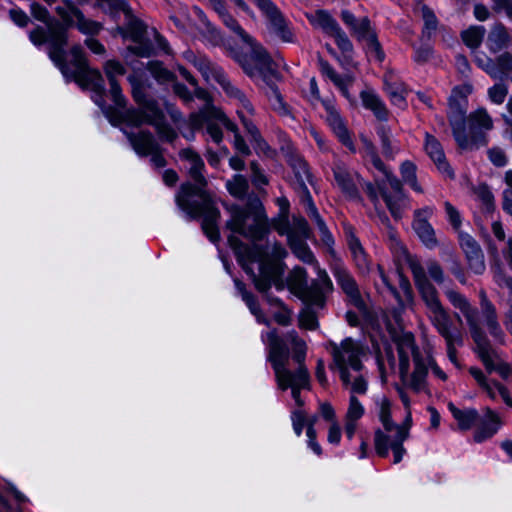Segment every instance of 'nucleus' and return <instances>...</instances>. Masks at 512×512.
Listing matches in <instances>:
<instances>
[{"instance_id": "f257e3e1", "label": "nucleus", "mask_w": 512, "mask_h": 512, "mask_svg": "<svg viewBox=\"0 0 512 512\" xmlns=\"http://www.w3.org/2000/svg\"><path fill=\"white\" fill-rule=\"evenodd\" d=\"M267 361L275 374L278 389H291L298 407L304 406L301 389H310V374L305 365L307 344L295 329L279 335L277 328L267 332Z\"/></svg>"}, {"instance_id": "f03ea898", "label": "nucleus", "mask_w": 512, "mask_h": 512, "mask_svg": "<svg viewBox=\"0 0 512 512\" xmlns=\"http://www.w3.org/2000/svg\"><path fill=\"white\" fill-rule=\"evenodd\" d=\"M228 55L251 80L257 76L262 79L271 92V95L267 94L270 101L284 98L278 85L272 80V78L280 80L282 76L274 67L273 58L262 45L254 46L251 53L244 51L241 46H230Z\"/></svg>"}, {"instance_id": "7ed1b4c3", "label": "nucleus", "mask_w": 512, "mask_h": 512, "mask_svg": "<svg viewBox=\"0 0 512 512\" xmlns=\"http://www.w3.org/2000/svg\"><path fill=\"white\" fill-rule=\"evenodd\" d=\"M177 208L185 214L188 221L201 219L203 234L212 244H218L221 233L218 222L221 218L214 194H206L200 198L175 202Z\"/></svg>"}, {"instance_id": "20e7f679", "label": "nucleus", "mask_w": 512, "mask_h": 512, "mask_svg": "<svg viewBox=\"0 0 512 512\" xmlns=\"http://www.w3.org/2000/svg\"><path fill=\"white\" fill-rule=\"evenodd\" d=\"M69 53L72 56L71 64L74 66V70L70 68L67 61V53L63 56L65 67L61 63H54L63 77L67 81L76 82L82 88L90 89L92 92L103 91L104 78L99 69L89 65L88 58L81 44L72 45Z\"/></svg>"}, {"instance_id": "39448f33", "label": "nucleus", "mask_w": 512, "mask_h": 512, "mask_svg": "<svg viewBox=\"0 0 512 512\" xmlns=\"http://www.w3.org/2000/svg\"><path fill=\"white\" fill-rule=\"evenodd\" d=\"M473 91L469 83L453 87L448 98L449 112L447 119L452 130L453 138L459 149L465 150L469 146L467 135V106L468 95Z\"/></svg>"}, {"instance_id": "423d86ee", "label": "nucleus", "mask_w": 512, "mask_h": 512, "mask_svg": "<svg viewBox=\"0 0 512 512\" xmlns=\"http://www.w3.org/2000/svg\"><path fill=\"white\" fill-rule=\"evenodd\" d=\"M181 159L191 163L188 171L192 181H184L180 184L176 194L175 202L185 201L193 198H200L206 194H213L207 186L208 180L204 176L205 163L200 154L192 148H184L179 153Z\"/></svg>"}, {"instance_id": "0eeeda50", "label": "nucleus", "mask_w": 512, "mask_h": 512, "mask_svg": "<svg viewBox=\"0 0 512 512\" xmlns=\"http://www.w3.org/2000/svg\"><path fill=\"white\" fill-rule=\"evenodd\" d=\"M312 26L320 27L325 34L334 38L335 44L347 62L353 58L354 46L337 20L325 9H318L312 18H308Z\"/></svg>"}, {"instance_id": "6e6552de", "label": "nucleus", "mask_w": 512, "mask_h": 512, "mask_svg": "<svg viewBox=\"0 0 512 512\" xmlns=\"http://www.w3.org/2000/svg\"><path fill=\"white\" fill-rule=\"evenodd\" d=\"M295 278L289 283V289L305 304V306H317L323 308L326 304V296L323 287L318 280H312L308 284V273L303 267L294 269Z\"/></svg>"}, {"instance_id": "1a4fd4ad", "label": "nucleus", "mask_w": 512, "mask_h": 512, "mask_svg": "<svg viewBox=\"0 0 512 512\" xmlns=\"http://www.w3.org/2000/svg\"><path fill=\"white\" fill-rule=\"evenodd\" d=\"M127 137L139 156L151 155V161L157 168H163L167 165L161 147L150 130H142L138 134L128 133Z\"/></svg>"}, {"instance_id": "9d476101", "label": "nucleus", "mask_w": 512, "mask_h": 512, "mask_svg": "<svg viewBox=\"0 0 512 512\" xmlns=\"http://www.w3.org/2000/svg\"><path fill=\"white\" fill-rule=\"evenodd\" d=\"M229 211L231 219L226 222V228H231L233 224H245L250 217L253 220L268 218L262 201L255 194L248 197L245 206L232 204Z\"/></svg>"}, {"instance_id": "9b49d317", "label": "nucleus", "mask_w": 512, "mask_h": 512, "mask_svg": "<svg viewBox=\"0 0 512 512\" xmlns=\"http://www.w3.org/2000/svg\"><path fill=\"white\" fill-rule=\"evenodd\" d=\"M432 214L433 210L429 206L418 208L414 210L412 221V229L416 233L420 242L430 250L439 245L435 230L429 222V218Z\"/></svg>"}, {"instance_id": "f8f14e48", "label": "nucleus", "mask_w": 512, "mask_h": 512, "mask_svg": "<svg viewBox=\"0 0 512 512\" xmlns=\"http://www.w3.org/2000/svg\"><path fill=\"white\" fill-rule=\"evenodd\" d=\"M46 36L48 44V56L53 63H61L65 67L63 60L66 54V47L69 43V34L58 25L51 21L46 25Z\"/></svg>"}, {"instance_id": "ddd939ff", "label": "nucleus", "mask_w": 512, "mask_h": 512, "mask_svg": "<svg viewBox=\"0 0 512 512\" xmlns=\"http://www.w3.org/2000/svg\"><path fill=\"white\" fill-rule=\"evenodd\" d=\"M458 242L469 269L481 275L485 271L484 254L480 244L467 232L458 231Z\"/></svg>"}, {"instance_id": "4468645a", "label": "nucleus", "mask_w": 512, "mask_h": 512, "mask_svg": "<svg viewBox=\"0 0 512 512\" xmlns=\"http://www.w3.org/2000/svg\"><path fill=\"white\" fill-rule=\"evenodd\" d=\"M483 411L484 416L480 417L478 426L473 432V440L478 444L493 438L503 425L500 415L495 410L486 407Z\"/></svg>"}, {"instance_id": "2eb2a0df", "label": "nucleus", "mask_w": 512, "mask_h": 512, "mask_svg": "<svg viewBox=\"0 0 512 512\" xmlns=\"http://www.w3.org/2000/svg\"><path fill=\"white\" fill-rule=\"evenodd\" d=\"M327 111V122L338 141L345 146L352 154L356 153V146L351 133L339 112L331 105L323 102Z\"/></svg>"}, {"instance_id": "dca6fc26", "label": "nucleus", "mask_w": 512, "mask_h": 512, "mask_svg": "<svg viewBox=\"0 0 512 512\" xmlns=\"http://www.w3.org/2000/svg\"><path fill=\"white\" fill-rule=\"evenodd\" d=\"M128 81L131 84V95L135 103L143 110L152 113L156 118L162 119L163 111L157 100L148 97L144 81L133 75L128 77Z\"/></svg>"}, {"instance_id": "f3484780", "label": "nucleus", "mask_w": 512, "mask_h": 512, "mask_svg": "<svg viewBox=\"0 0 512 512\" xmlns=\"http://www.w3.org/2000/svg\"><path fill=\"white\" fill-rule=\"evenodd\" d=\"M340 18L350 32V35L358 42H364L370 34L376 30L371 26V20L368 16L357 18L353 12L348 9H342Z\"/></svg>"}, {"instance_id": "a211bd4d", "label": "nucleus", "mask_w": 512, "mask_h": 512, "mask_svg": "<svg viewBox=\"0 0 512 512\" xmlns=\"http://www.w3.org/2000/svg\"><path fill=\"white\" fill-rule=\"evenodd\" d=\"M227 241L235 254L238 264L242 267L245 273L248 275H254V270L248 265L247 260L254 262L262 247L257 244L249 247L240 238L233 234L228 236Z\"/></svg>"}, {"instance_id": "6ab92c4d", "label": "nucleus", "mask_w": 512, "mask_h": 512, "mask_svg": "<svg viewBox=\"0 0 512 512\" xmlns=\"http://www.w3.org/2000/svg\"><path fill=\"white\" fill-rule=\"evenodd\" d=\"M233 233H237L252 242H261L265 240L271 232V223L269 218L266 219H254L253 223L248 225L245 224H233L231 228H228Z\"/></svg>"}, {"instance_id": "aec40b11", "label": "nucleus", "mask_w": 512, "mask_h": 512, "mask_svg": "<svg viewBox=\"0 0 512 512\" xmlns=\"http://www.w3.org/2000/svg\"><path fill=\"white\" fill-rule=\"evenodd\" d=\"M259 9L270 19L277 31V34L284 42L290 43L293 41V34L289 29L282 12L272 0L265 1Z\"/></svg>"}, {"instance_id": "412c9836", "label": "nucleus", "mask_w": 512, "mask_h": 512, "mask_svg": "<svg viewBox=\"0 0 512 512\" xmlns=\"http://www.w3.org/2000/svg\"><path fill=\"white\" fill-rule=\"evenodd\" d=\"M512 45V36L502 22H496L488 33L486 46L493 54L509 48Z\"/></svg>"}, {"instance_id": "4be33fe9", "label": "nucleus", "mask_w": 512, "mask_h": 512, "mask_svg": "<svg viewBox=\"0 0 512 512\" xmlns=\"http://www.w3.org/2000/svg\"><path fill=\"white\" fill-rule=\"evenodd\" d=\"M281 152L286 157V161L288 165L292 168L293 172L296 171L303 172L306 175V178L309 183H312V173L310 171V167L308 162L298 154L296 148L294 147L292 141L288 138L286 139L280 146Z\"/></svg>"}, {"instance_id": "5701e85b", "label": "nucleus", "mask_w": 512, "mask_h": 512, "mask_svg": "<svg viewBox=\"0 0 512 512\" xmlns=\"http://www.w3.org/2000/svg\"><path fill=\"white\" fill-rule=\"evenodd\" d=\"M362 106L371 111L377 120L386 122L389 119V110L381 97L373 90H362L360 92Z\"/></svg>"}, {"instance_id": "b1692460", "label": "nucleus", "mask_w": 512, "mask_h": 512, "mask_svg": "<svg viewBox=\"0 0 512 512\" xmlns=\"http://www.w3.org/2000/svg\"><path fill=\"white\" fill-rule=\"evenodd\" d=\"M127 23L124 26H117L116 30L123 39H129L132 42H139L147 33V25L143 20L134 15L126 18Z\"/></svg>"}, {"instance_id": "393cba45", "label": "nucleus", "mask_w": 512, "mask_h": 512, "mask_svg": "<svg viewBox=\"0 0 512 512\" xmlns=\"http://www.w3.org/2000/svg\"><path fill=\"white\" fill-rule=\"evenodd\" d=\"M415 286L422 300L431 312H443L444 307L439 299L438 291L428 278L415 283Z\"/></svg>"}, {"instance_id": "a878e982", "label": "nucleus", "mask_w": 512, "mask_h": 512, "mask_svg": "<svg viewBox=\"0 0 512 512\" xmlns=\"http://www.w3.org/2000/svg\"><path fill=\"white\" fill-rule=\"evenodd\" d=\"M448 409L453 418L457 421L461 431L470 430L480 419L479 412L476 408L460 409L452 402L448 404Z\"/></svg>"}, {"instance_id": "bb28decb", "label": "nucleus", "mask_w": 512, "mask_h": 512, "mask_svg": "<svg viewBox=\"0 0 512 512\" xmlns=\"http://www.w3.org/2000/svg\"><path fill=\"white\" fill-rule=\"evenodd\" d=\"M334 179L347 199L352 201L362 200L361 193L348 171H334Z\"/></svg>"}, {"instance_id": "cd10ccee", "label": "nucleus", "mask_w": 512, "mask_h": 512, "mask_svg": "<svg viewBox=\"0 0 512 512\" xmlns=\"http://www.w3.org/2000/svg\"><path fill=\"white\" fill-rule=\"evenodd\" d=\"M95 94V98L93 99L94 103L101 109L105 117L108 119L110 124L114 127H118L122 121V109L116 106H112L107 104L105 100L106 88L105 84H103V91L101 92H93Z\"/></svg>"}, {"instance_id": "c85d7f7f", "label": "nucleus", "mask_w": 512, "mask_h": 512, "mask_svg": "<svg viewBox=\"0 0 512 512\" xmlns=\"http://www.w3.org/2000/svg\"><path fill=\"white\" fill-rule=\"evenodd\" d=\"M386 329L392 341L396 344L397 350L409 348L411 350L412 357H414V353L416 352L421 353L419 347L415 342V336L412 332L408 331L399 334L394 325L390 321H387Z\"/></svg>"}, {"instance_id": "c756f323", "label": "nucleus", "mask_w": 512, "mask_h": 512, "mask_svg": "<svg viewBox=\"0 0 512 512\" xmlns=\"http://www.w3.org/2000/svg\"><path fill=\"white\" fill-rule=\"evenodd\" d=\"M96 2L114 21L120 19V13H123L125 18L132 16V7L128 0H96Z\"/></svg>"}, {"instance_id": "7c9ffc66", "label": "nucleus", "mask_w": 512, "mask_h": 512, "mask_svg": "<svg viewBox=\"0 0 512 512\" xmlns=\"http://www.w3.org/2000/svg\"><path fill=\"white\" fill-rule=\"evenodd\" d=\"M146 69L159 85L172 83L177 79L176 74L165 67L160 60H150L146 64Z\"/></svg>"}, {"instance_id": "2f4dec72", "label": "nucleus", "mask_w": 512, "mask_h": 512, "mask_svg": "<svg viewBox=\"0 0 512 512\" xmlns=\"http://www.w3.org/2000/svg\"><path fill=\"white\" fill-rule=\"evenodd\" d=\"M306 241L307 240H298L294 237H289V239H287V245L295 257L300 261L305 264L312 265L317 263V259Z\"/></svg>"}, {"instance_id": "473e14b6", "label": "nucleus", "mask_w": 512, "mask_h": 512, "mask_svg": "<svg viewBox=\"0 0 512 512\" xmlns=\"http://www.w3.org/2000/svg\"><path fill=\"white\" fill-rule=\"evenodd\" d=\"M218 16L221 19L222 23L230 29L232 32H234L236 35H238L243 42L249 44L252 46H256L257 44H254V39L252 36H250L245 29L239 24V22L234 18V16L227 10L225 7L224 10L218 11Z\"/></svg>"}, {"instance_id": "72a5a7b5", "label": "nucleus", "mask_w": 512, "mask_h": 512, "mask_svg": "<svg viewBox=\"0 0 512 512\" xmlns=\"http://www.w3.org/2000/svg\"><path fill=\"white\" fill-rule=\"evenodd\" d=\"M486 29L482 25H471L461 31V40L472 51L478 49L485 37Z\"/></svg>"}, {"instance_id": "f704fd0d", "label": "nucleus", "mask_w": 512, "mask_h": 512, "mask_svg": "<svg viewBox=\"0 0 512 512\" xmlns=\"http://www.w3.org/2000/svg\"><path fill=\"white\" fill-rule=\"evenodd\" d=\"M414 370L411 374V387L419 391L421 386L426 383L428 376V366L424 361L422 353H414Z\"/></svg>"}, {"instance_id": "c9c22d12", "label": "nucleus", "mask_w": 512, "mask_h": 512, "mask_svg": "<svg viewBox=\"0 0 512 512\" xmlns=\"http://www.w3.org/2000/svg\"><path fill=\"white\" fill-rule=\"evenodd\" d=\"M435 315L439 316L440 319H437V322L434 324L438 333L445 339L446 343L449 341H457L459 344H462V337L460 334H454L451 330L452 322L448 313L443 308V312H435Z\"/></svg>"}, {"instance_id": "e433bc0d", "label": "nucleus", "mask_w": 512, "mask_h": 512, "mask_svg": "<svg viewBox=\"0 0 512 512\" xmlns=\"http://www.w3.org/2000/svg\"><path fill=\"white\" fill-rule=\"evenodd\" d=\"M122 109V121L127 126L138 128L142 124H147V119L149 116H153L152 113L143 110L142 108H135V107H125Z\"/></svg>"}, {"instance_id": "4c0bfd02", "label": "nucleus", "mask_w": 512, "mask_h": 512, "mask_svg": "<svg viewBox=\"0 0 512 512\" xmlns=\"http://www.w3.org/2000/svg\"><path fill=\"white\" fill-rule=\"evenodd\" d=\"M329 345L332 348L331 355L335 366L339 370L340 379L344 386H348L351 384V374L349 372L344 354L335 342L329 341Z\"/></svg>"}, {"instance_id": "58836bf2", "label": "nucleus", "mask_w": 512, "mask_h": 512, "mask_svg": "<svg viewBox=\"0 0 512 512\" xmlns=\"http://www.w3.org/2000/svg\"><path fill=\"white\" fill-rule=\"evenodd\" d=\"M147 124L155 127L160 140L164 142L172 143L178 136L175 129L165 121L164 114L162 119H158L154 115L149 116Z\"/></svg>"}, {"instance_id": "ea45409f", "label": "nucleus", "mask_w": 512, "mask_h": 512, "mask_svg": "<svg viewBox=\"0 0 512 512\" xmlns=\"http://www.w3.org/2000/svg\"><path fill=\"white\" fill-rule=\"evenodd\" d=\"M402 181L416 193H423V188L417 180V166L411 160H405L400 165Z\"/></svg>"}, {"instance_id": "a19ab883", "label": "nucleus", "mask_w": 512, "mask_h": 512, "mask_svg": "<svg viewBox=\"0 0 512 512\" xmlns=\"http://www.w3.org/2000/svg\"><path fill=\"white\" fill-rule=\"evenodd\" d=\"M332 273L338 286L345 295H350V293L359 289L356 280L347 269L336 267L332 270Z\"/></svg>"}, {"instance_id": "79ce46f5", "label": "nucleus", "mask_w": 512, "mask_h": 512, "mask_svg": "<svg viewBox=\"0 0 512 512\" xmlns=\"http://www.w3.org/2000/svg\"><path fill=\"white\" fill-rule=\"evenodd\" d=\"M225 187L228 193L236 199L243 200L248 195L249 183L242 174H235L232 180L226 182Z\"/></svg>"}, {"instance_id": "37998d69", "label": "nucleus", "mask_w": 512, "mask_h": 512, "mask_svg": "<svg viewBox=\"0 0 512 512\" xmlns=\"http://www.w3.org/2000/svg\"><path fill=\"white\" fill-rule=\"evenodd\" d=\"M340 349L342 352L348 353L346 363L354 370L361 371L363 363L359 357V351L356 349V343L351 337H346L341 341Z\"/></svg>"}, {"instance_id": "c03bdc74", "label": "nucleus", "mask_w": 512, "mask_h": 512, "mask_svg": "<svg viewBox=\"0 0 512 512\" xmlns=\"http://www.w3.org/2000/svg\"><path fill=\"white\" fill-rule=\"evenodd\" d=\"M135 45H129L126 48L127 55H133L138 58H150L156 55V49L153 42L147 36H144Z\"/></svg>"}, {"instance_id": "a18cd8bd", "label": "nucleus", "mask_w": 512, "mask_h": 512, "mask_svg": "<svg viewBox=\"0 0 512 512\" xmlns=\"http://www.w3.org/2000/svg\"><path fill=\"white\" fill-rule=\"evenodd\" d=\"M471 338L476 344L475 352L491 349V343L485 331L472 318L467 317Z\"/></svg>"}, {"instance_id": "49530a36", "label": "nucleus", "mask_w": 512, "mask_h": 512, "mask_svg": "<svg viewBox=\"0 0 512 512\" xmlns=\"http://www.w3.org/2000/svg\"><path fill=\"white\" fill-rule=\"evenodd\" d=\"M360 141L363 145V150L365 152V155L368 156L371 160L372 165L374 168L380 172H384L386 169L385 163L380 158L377 148L373 141L369 139L365 134L359 135Z\"/></svg>"}, {"instance_id": "de8ad7c7", "label": "nucleus", "mask_w": 512, "mask_h": 512, "mask_svg": "<svg viewBox=\"0 0 512 512\" xmlns=\"http://www.w3.org/2000/svg\"><path fill=\"white\" fill-rule=\"evenodd\" d=\"M421 13L423 19L422 35L428 39L431 38L432 34L437 30L439 20L433 11L427 4H422Z\"/></svg>"}, {"instance_id": "09e8293b", "label": "nucleus", "mask_w": 512, "mask_h": 512, "mask_svg": "<svg viewBox=\"0 0 512 512\" xmlns=\"http://www.w3.org/2000/svg\"><path fill=\"white\" fill-rule=\"evenodd\" d=\"M376 133L381 143L384 158L387 160H393L395 157V151L392 147L391 128L388 125H379L376 128Z\"/></svg>"}, {"instance_id": "8fccbe9b", "label": "nucleus", "mask_w": 512, "mask_h": 512, "mask_svg": "<svg viewBox=\"0 0 512 512\" xmlns=\"http://www.w3.org/2000/svg\"><path fill=\"white\" fill-rule=\"evenodd\" d=\"M364 42V50L366 55L372 56L378 63L384 62L386 54L384 52L382 44L378 39L377 32L375 31L372 34H370V36Z\"/></svg>"}, {"instance_id": "3c124183", "label": "nucleus", "mask_w": 512, "mask_h": 512, "mask_svg": "<svg viewBox=\"0 0 512 512\" xmlns=\"http://www.w3.org/2000/svg\"><path fill=\"white\" fill-rule=\"evenodd\" d=\"M424 150L433 162L440 161L446 156L441 142L429 133L425 136Z\"/></svg>"}, {"instance_id": "603ef678", "label": "nucleus", "mask_w": 512, "mask_h": 512, "mask_svg": "<svg viewBox=\"0 0 512 512\" xmlns=\"http://www.w3.org/2000/svg\"><path fill=\"white\" fill-rule=\"evenodd\" d=\"M344 232L347 240L348 248L353 255L354 259H358V254L362 260L366 263V252L363 248L360 239L354 232V228L352 226L344 227Z\"/></svg>"}, {"instance_id": "864d4df0", "label": "nucleus", "mask_w": 512, "mask_h": 512, "mask_svg": "<svg viewBox=\"0 0 512 512\" xmlns=\"http://www.w3.org/2000/svg\"><path fill=\"white\" fill-rule=\"evenodd\" d=\"M298 326L300 329L314 331L319 327V321L316 311L309 306H305L299 313Z\"/></svg>"}, {"instance_id": "5fc2aeb1", "label": "nucleus", "mask_w": 512, "mask_h": 512, "mask_svg": "<svg viewBox=\"0 0 512 512\" xmlns=\"http://www.w3.org/2000/svg\"><path fill=\"white\" fill-rule=\"evenodd\" d=\"M392 441L390 436L383 432L380 428L374 431V449L375 453L380 458H386L389 455V449H391Z\"/></svg>"}, {"instance_id": "6e6d98bb", "label": "nucleus", "mask_w": 512, "mask_h": 512, "mask_svg": "<svg viewBox=\"0 0 512 512\" xmlns=\"http://www.w3.org/2000/svg\"><path fill=\"white\" fill-rule=\"evenodd\" d=\"M294 228L291 229L288 234L289 237H294L295 239H303L308 240L312 237V230L310 225L305 217L299 215L293 217Z\"/></svg>"}, {"instance_id": "4d7b16f0", "label": "nucleus", "mask_w": 512, "mask_h": 512, "mask_svg": "<svg viewBox=\"0 0 512 512\" xmlns=\"http://www.w3.org/2000/svg\"><path fill=\"white\" fill-rule=\"evenodd\" d=\"M378 417L387 432L397 427L392 419L391 402L387 397H384L381 402Z\"/></svg>"}, {"instance_id": "13d9d810", "label": "nucleus", "mask_w": 512, "mask_h": 512, "mask_svg": "<svg viewBox=\"0 0 512 512\" xmlns=\"http://www.w3.org/2000/svg\"><path fill=\"white\" fill-rule=\"evenodd\" d=\"M379 190L380 195L393 219L396 221L402 219V211L398 201L394 199V197L387 191L385 187H380Z\"/></svg>"}, {"instance_id": "bf43d9fd", "label": "nucleus", "mask_w": 512, "mask_h": 512, "mask_svg": "<svg viewBox=\"0 0 512 512\" xmlns=\"http://www.w3.org/2000/svg\"><path fill=\"white\" fill-rule=\"evenodd\" d=\"M469 126L474 123V127L490 130L493 127L492 118L483 108L479 109L476 113L470 114Z\"/></svg>"}, {"instance_id": "052dcab7", "label": "nucleus", "mask_w": 512, "mask_h": 512, "mask_svg": "<svg viewBox=\"0 0 512 512\" xmlns=\"http://www.w3.org/2000/svg\"><path fill=\"white\" fill-rule=\"evenodd\" d=\"M495 73H499L501 77H507L512 71V52L505 51L499 55L495 62Z\"/></svg>"}, {"instance_id": "680f3d73", "label": "nucleus", "mask_w": 512, "mask_h": 512, "mask_svg": "<svg viewBox=\"0 0 512 512\" xmlns=\"http://www.w3.org/2000/svg\"><path fill=\"white\" fill-rule=\"evenodd\" d=\"M250 170H251V182L253 186L256 188H260L261 186H266L269 184V178L265 174L261 165L258 161L253 160L250 162Z\"/></svg>"}, {"instance_id": "e2e57ef3", "label": "nucleus", "mask_w": 512, "mask_h": 512, "mask_svg": "<svg viewBox=\"0 0 512 512\" xmlns=\"http://www.w3.org/2000/svg\"><path fill=\"white\" fill-rule=\"evenodd\" d=\"M470 136H468L469 146L466 150L472 149V146L477 148L487 146L489 139L487 134L480 128L474 127V123L470 126Z\"/></svg>"}, {"instance_id": "0e129e2a", "label": "nucleus", "mask_w": 512, "mask_h": 512, "mask_svg": "<svg viewBox=\"0 0 512 512\" xmlns=\"http://www.w3.org/2000/svg\"><path fill=\"white\" fill-rule=\"evenodd\" d=\"M104 72L108 81L117 80V75H124L126 73V69L124 65L117 59H109L104 63L103 66Z\"/></svg>"}, {"instance_id": "69168bd1", "label": "nucleus", "mask_w": 512, "mask_h": 512, "mask_svg": "<svg viewBox=\"0 0 512 512\" xmlns=\"http://www.w3.org/2000/svg\"><path fill=\"white\" fill-rule=\"evenodd\" d=\"M365 414V409L362 403L355 395H351L349 399V406L346 413V420L358 421Z\"/></svg>"}, {"instance_id": "338daca9", "label": "nucleus", "mask_w": 512, "mask_h": 512, "mask_svg": "<svg viewBox=\"0 0 512 512\" xmlns=\"http://www.w3.org/2000/svg\"><path fill=\"white\" fill-rule=\"evenodd\" d=\"M30 13L34 19L44 23L45 25L49 24L54 18V16L50 15L48 9L44 5L36 1L30 4Z\"/></svg>"}, {"instance_id": "774afa93", "label": "nucleus", "mask_w": 512, "mask_h": 512, "mask_svg": "<svg viewBox=\"0 0 512 512\" xmlns=\"http://www.w3.org/2000/svg\"><path fill=\"white\" fill-rule=\"evenodd\" d=\"M110 85V96L115 106L118 108H125L127 106V99L122 92L121 85L118 80L108 81Z\"/></svg>"}]
</instances>
